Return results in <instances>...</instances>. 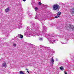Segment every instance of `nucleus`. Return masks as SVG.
I'll return each mask as SVG.
<instances>
[{"label":"nucleus","instance_id":"f257e3e1","mask_svg":"<svg viewBox=\"0 0 74 74\" xmlns=\"http://www.w3.org/2000/svg\"><path fill=\"white\" fill-rule=\"evenodd\" d=\"M32 25H33V28L35 29V31L37 32H35L34 34L33 32H32L30 33V32L29 31L27 32V34H26L27 37H31V36H34V37H36V36H39V35H42V32H39V29L40 27H38V25L37 23H34V22H31Z\"/></svg>","mask_w":74,"mask_h":74},{"label":"nucleus","instance_id":"f03ea898","mask_svg":"<svg viewBox=\"0 0 74 74\" xmlns=\"http://www.w3.org/2000/svg\"><path fill=\"white\" fill-rule=\"evenodd\" d=\"M42 25L43 26V32L42 34L44 35V36H45L49 40V42L51 43V44H53V42H55L56 40H53V37H55V36H53V35H51L49 34H46V32H47V28H46V27L44 24V23H42Z\"/></svg>","mask_w":74,"mask_h":74},{"label":"nucleus","instance_id":"7ed1b4c3","mask_svg":"<svg viewBox=\"0 0 74 74\" xmlns=\"http://www.w3.org/2000/svg\"><path fill=\"white\" fill-rule=\"evenodd\" d=\"M59 5L58 4L54 5L53 6V10H55V11L56 10H59Z\"/></svg>","mask_w":74,"mask_h":74},{"label":"nucleus","instance_id":"20e7f679","mask_svg":"<svg viewBox=\"0 0 74 74\" xmlns=\"http://www.w3.org/2000/svg\"><path fill=\"white\" fill-rule=\"evenodd\" d=\"M73 27H74V26L73 25H69L68 27H66V29L67 30H69L70 28L71 29H73Z\"/></svg>","mask_w":74,"mask_h":74},{"label":"nucleus","instance_id":"39448f33","mask_svg":"<svg viewBox=\"0 0 74 74\" xmlns=\"http://www.w3.org/2000/svg\"><path fill=\"white\" fill-rule=\"evenodd\" d=\"M35 19H40V16L39 15L36 14L35 17Z\"/></svg>","mask_w":74,"mask_h":74},{"label":"nucleus","instance_id":"423d86ee","mask_svg":"<svg viewBox=\"0 0 74 74\" xmlns=\"http://www.w3.org/2000/svg\"><path fill=\"white\" fill-rule=\"evenodd\" d=\"M61 14V12H58L57 15L58 16H56L55 17V18H58V17H59V15H60Z\"/></svg>","mask_w":74,"mask_h":74},{"label":"nucleus","instance_id":"0eeeda50","mask_svg":"<svg viewBox=\"0 0 74 74\" xmlns=\"http://www.w3.org/2000/svg\"><path fill=\"white\" fill-rule=\"evenodd\" d=\"M50 61L52 63V64H53V63H54V60H53V57L52 58V59Z\"/></svg>","mask_w":74,"mask_h":74},{"label":"nucleus","instance_id":"6e6552de","mask_svg":"<svg viewBox=\"0 0 74 74\" xmlns=\"http://www.w3.org/2000/svg\"><path fill=\"white\" fill-rule=\"evenodd\" d=\"M18 37H19V38H23V35H21V34H18Z\"/></svg>","mask_w":74,"mask_h":74},{"label":"nucleus","instance_id":"1a4fd4ad","mask_svg":"<svg viewBox=\"0 0 74 74\" xmlns=\"http://www.w3.org/2000/svg\"><path fill=\"white\" fill-rule=\"evenodd\" d=\"M5 11L6 12H7L10 11V8H7L5 10Z\"/></svg>","mask_w":74,"mask_h":74},{"label":"nucleus","instance_id":"9d476101","mask_svg":"<svg viewBox=\"0 0 74 74\" xmlns=\"http://www.w3.org/2000/svg\"><path fill=\"white\" fill-rule=\"evenodd\" d=\"M19 74H25V73H24V72H23V71H21L19 72Z\"/></svg>","mask_w":74,"mask_h":74},{"label":"nucleus","instance_id":"9b49d317","mask_svg":"<svg viewBox=\"0 0 74 74\" xmlns=\"http://www.w3.org/2000/svg\"><path fill=\"white\" fill-rule=\"evenodd\" d=\"M3 67H5V68L6 66V63L5 62H4L3 64Z\"/></svg>","mask_w":74,"mask_h":74},{"label":"nucleus","instance_id":"f8f14e48","mask_svg":"<svg viewBox=\"0 0 74 74\" xmlns=\"http://www.w3.org/2000/svg\"><path fill=\"white\" fill-rule=\"evenodd\" d=\"M60 70H63L64 69H63V67L62 66H61V67H60Z\"/></svg>","mask_w":74,"mask_h":74},{"label":"nucleus","instance_id":"ddd939ff","mask_svg":"<svg viewBox=\"0 0 74 74\" xmlns=\"http://www.w3.org/2000/svg\"><path fill=\"white\" fill-rule=\"evenodd\" d=\"M64 39H66V40H67V37L66 36H64Z\"/></svg>","mask_w":74,"mask_h":74},{"label":"nucleus","instance_id":"4468645a","mask_svg":"<svg viewBox=\"0 0 74 74\" xmlns=\"http://www.w3.org/2000/svg\"><path fill=\"white\" fill-rule=\"evenodd\" d=\"M38 4H39V5H41L42 4V3L41 2H39L38 3Z\"/></svg>","mask_w":74,"mask_h":74},{"label":"nucleus","instance_id":"2eb2a0df","mask_svg":"<svg viewBox=\"0 0 74 74\" xmlns=\"http://www.w3.org/2000/svg\"><path fill=\"white\" fill-rule=\"evenodd\" d=\"M42 40H43L42 38H39V40H40V41H42Z\"/></svg>","mask_w":74,"mask_h":74},{"label":"nucleus","instance_id":"dca6fc26","mask_svg":"<svg viewBox=\"0 0 74 74\" xmlns=\"http://www.w3.org/2000/svg\"><path fill=\"white\" fill-rule=\"evenodd\" d=\"M21 24H20V25H18V27H21Z\"/></svg>","mask_w":74,"mask_h":74},{"label":"nucleus","instance_id":"f3484780","mask_svg":"<svg viewBox=\"0 0 74 74\" xmlns=\"http://www.w3.org/2000/svg\"><path fill=\"white\" fill-rule=\"evenodd\" d=\"M13 46H14V47H16V45L15 44H13Z\"/></svg>","mask_w":74,"mask_h":74},{"label":"nucleus","instance_id":"a211bd4d","mask_svg":"<svg viewBox=\"0 0 74 74\" xmlns=\"http://www.w3.org/2000/svg\"><path fill=\"white\" fill-rule=\"evenodd\" d=\"M28 16L29 17H30V18H32V16L31 15H30V14H29V15H28Z\"/></svg>","mask_w":74,"mask_h":74},{"label":"nucleus","instance_id":"6ab92c4d","mask_svg":"<svg viewBox=\"0 0 74 74\" xmlns=\"http://www.w3.org/2000/svg\"><path fill=\"white\" fill-rule=\"evenodd\" d=\"M35 8L36 10H38V8H37V7H36Z\"/></svg>","mask_w":74,"mask_h":74},{"label":"nucleus","instance_id":"aec40b11","mask_svg":"<svg viewBox=\"0 0 74 74\" xmlns=\"http://www.w3.org/2000/svg\"><path fill=\"white\" fill-rule=\"evenodd\" d=\"M64 72L65 74H67V72H66V71H64Z\"/></svg>","mask_w":74,"mask_h":74},{"label":"nucleus","instance_id":"412c9836","mask_svg":"<svg viewBox=\"0 0 74 74\" xmlns=\"http://www.w3.org/2000/svg\"><path fill=\"white\" fill-rule=\"evenodd\" d=\"M23 1H26V0H23Z\"/></svg>","mask_w":74,"mask_h":74},{"label":"nucleus","instance_id":"4be33fe9","mask_svg":"<svg viewBox=\"0 0 74 74\" xmlns=\"http://www.w3.org/2000/svg\"><path fill=\"white\" fill-rule=\"evenodd\" d=\"M40 21L41 22V23H42V21H41L40 20Z\"/></svg>","mask_w":74,"mask_h":74},{"label":"nucleus","instance_id":"5701e85b","mask_svg":"<svg viewBox=\"0 0 74 74\" xmlns=\"http://www.w3.org/2000/svg\"><path fill=\"white\" fill-rule=\"evenodd\" d=\"M8 36H9L8 34V35H6V36L7 37H8Z\"/></svg>","mask_w":74,"mask_h":74},{"label":"nucleus","instance_id":"b1692460","mask_svg":"<svg viewBox=\"0 0 74 74\" xmlns=\"http://www.w3.org/2000/svg\"><path fill=\"white\" fill-rule=\"evenodd\" d=\"M27 72L28 73H29V71H27Z\"/></svg>","mask_w":74,"mask_h":74},{"label":"nucleus","instance_id":"393cba45","mask_svg":"<svg viewBox=\"0 0 74 74\" xmlns=\"http://www.w3.org/2000/svg\"><path fill=\"white\" fill-rule=\"evenodd\" d=\"M56 61H58V59H56Z\"/></svg>","mask_w":74,"mask_h":74},{"label":"nucleus","instance_id":"a878e982","mask_svg":"<svg viewBox=\"0 0 74 74\" xmlns=\"http://www.w3.org/2000/svg\"><path fill=\"white\" fill-rule=\"evenodd\" d=\"M26 70H28V69H26Z\"/></svg>","mask_w":74,"mask_h":74},{"label":"nucleus","instance_id":"bb28decb","mask_svg":"<svg viewBox=\"0 0 74 74\" xmlns=\"http://www.w3.org/2000/svg\"><path fill=\"white\" fill-rule=\"evenodd\" d=\"M63 44H64L65 43H63Z\"/></svg>","mask_w":74,"mask_h":74},{"label":"nucleus","instance_id":"cd10ccee","mask_svg":"<svg viewBox=\"0 0 74 74\" xmlns=\"http://www.w3.org/2000/svg\"><path fill=\"white\" fill-rule=\"evenodd\" d=\"M40 47H42V46H41Z\"/></svg>","mask_w":74,"mask_h":74},{"label":"nucleus","instance_id":"c85d7f7f","mask_svg":"<svg viewBox=\"0 0 74 74\" xmlns=\"http://www.w3.org/2000/svg\"><path fill=\"white\" fill-rule=\"evenodd\" d=\"M43 47H44L43 46H42Z\"/></svg>","mask_w":74,"mask_h":74},{"label":"nucleus","instance_id":"c756f323","mask_svg":"<svg viewBox=\"0 0 74 74\" xmlns=\"http://www.w3.org/2000/svg\"><path fill=\"white\" fill-rule=\"evenodd\" d=\"M27 28H28V27H27Z\"/></svg>","mask_w":74,"mask_h":74}]
</instances>
